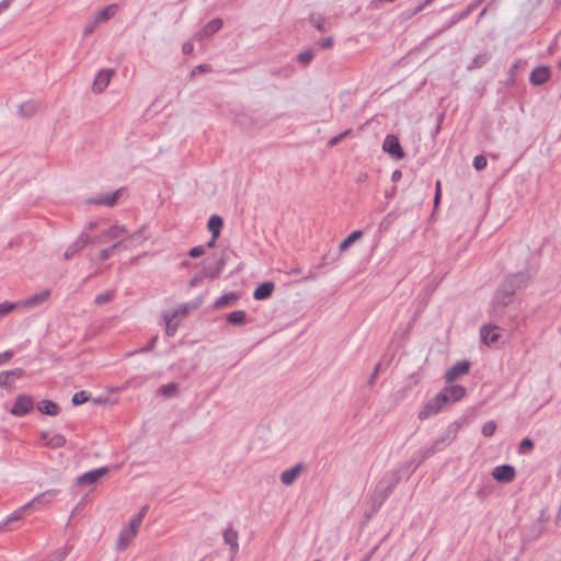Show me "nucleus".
Returning a JSON list of instances; mask_svg holds the SVG:
<instances>
[{
    "mask_svg": "<svg viewBox=\"0 0 561 561\" xmlns=\"http://www.w3.org/2000/svg\"><path fill=\"white\" fill-rule=\"evenodd\" d=\"M482 2L483 0H476L473 3L469 4L463 11L455 15L445 28H449L457 22L467 19Z\"/></svg>",
    "mask_w": 561,
    "mask_h": 561,
    "instance_id": "nucleus-27",
    "label": "nucleus"
},
{
    "mask_svg": "<svg viewBox=\"0 0 561 561\" xmlns=\"http://www.w3.org/2000/svg\"><path fill=\"white\" fill-rule=\"evenodd\" d=\"M531 275L528 270L510 275L497 288L492 302H491V314L493 317H501L503 310L513 301V296L517 289H520L527 285Z\"/></svg>",
    "mask_w": 561,
    "mask_h": 561,
    "instance_id": "nucleus-1",
    "label": "nucleus"
},
{
    "mask_svg": "<svg viewBox=\"0 0 561 561\" xmlns=\"http://www.w3.org/2000/svg\"><path fill=\"white\" fill-rule=\"evenodd\" d=\"M466 394V388L460 385L445 387L434 398L428 400L419 412V420L424 421L439 413L445 407L457 402Z\"/></svg>",
    "mask_w": 561,
    "mask_h": 561,
    "instance_id": "nucleus-2",
    "label": "nucleus"
},
{
    "mask_svg": "<svg viewBox=\"0 0 561 561\" xmlns=\"http://www.w3.org/2000/svg\"><path fill=\"white\" fill-rule=\"evenodd\" d=\"M363 237L362 230L353 231L347 238H345L339 245V250L341 252L346 251L354 242L359 240Z\"/></svg>",
    "mask_w": 561,
    "mask_h": 561,
    "instance_id": "nucleus-36",
    "label": "nucleus"
},
{
    "mask_svg": "<svg viewBox=\"0 0 561 561\" xmlns=\"http://www.w3.org/2000/svg\"><path fill=\"white\" fill-rule=\"evenodd\" d=\"M224 541L230 547V551L236 554L239 549L238 533L232 527H228L224 531Z\"/></svg>",
    "mask_w": 561,
    "mask_h": 561,
    "instance_id": "nucleus-25",
    "label": "nucleus"
},
{
    "mask_svg": "<svg viewBox=\"0 0 561 561\" xmlns=\"http://www.w3.org/2000/svg\"><path fill=\"white\" fill-rule=\"evenodd\" d=\"M461 427V424L459 422H453L451 424H449V426L447 427L446 432L444 433V437L449 442L451 443L457 434H458V431L460 430Z\"/></svg>",
    "mask_w": 561,
    "mask_h": 561,
    "instance_id": "nucleus-42",
    "label": "nucleus"
},
{
    "mask_svg": "<svg viewBox=\"0 0 561 561\" xmlns=\"http://www.w3.org/2000/svg\"><path fill=\"white\" fill-rule=\"evenodd\" d=\"M239 300V295L234 291H230L228 294L219 297L215 302L214 307L219 309L226 306L234 305Z\"/></svg>",
    "mask_w": 561,
    "mask_h": 561,
    "instance_id": "nucleus-31",
    "label": "nucleus"
},
{
    "mask_svg": "<svg viewBox=\"0 0 561 561\" xmlns=\"http://www.w3.org/2000/svg\"><path fill=\"white\" fill-rule=\"evenodd\" d=\"M33 407L34 401L31 396L19 394L10 410V413L14 416H24L32 411Z\"/></svg>",
    "mask_w": 561,
    "mask_h": 561,
    "instance_id": "nucleus-7",
    "label": "nucleus"
},
{
    "mask_svg": "<svg viewBox=\"0 0 561 561\" xmlns=\"http://www.w3.org/2000/svg\"><path fill=\"white\" fill-rule=\"evenodd\" d=\"M137 534L128 528H123L117 538L116 548L119 551H124L135 539Z\"/></svg>",
    "mask_w": 561,
    "mask_h": 561,
    "instance_id": "nucleus-21",
    "label": "nucleus"
},
{
    "mask_svg": "<svg viewBox=\"0 0 561 561\" xmlns=\"http://www.w3.org/2000/svg\"><path fill=\"white\" fill-rule=\"evenodd\" d=\"M550 78V69L549 67L547 66H539V67H536L530 76H529V81L531 84L534 85H542L543 83H546Z\"/></svg>",
    "mask_w": 561,
    "mask_h": 561,
    "instance_id": "nucleus-18",
    "label": "nucleus"
},
{
    "mask_svg": "<svg viewBox=\"0 0 561 561\" xmlns=\"http://www.w3.org/2000/svg\"><path fill=\"white\" fill-rule=\"evenodd\" d=\"M401 472H402V469H397L394 471L387 473L379 481V483L373 494V497H371L373 506H374L375 511H377L381 507V505L385 503V501L392 493L393 489L401 481Z\"/></svg>",
    "mask_w": 561,
    "mask_h": 561,
    "instance_id": "nucleus-5",
    "label": "nucleus"
},
{
    "mask_svg": "<svg viewBox=\"0 0 561 561\" xmlns=\"http://www.w3.org/2000/svg\"><path fill=\"white\" fill-rule=\"evenodd\" d=\"M534 440L531 438H524L518 446V453L522 455L529 454L534 449Z\"/></svg>",
    "mask_w": 561,
    "mask_h": 561,
    "instance_id": "nucleus-45",
    "label": "nucleus"
},
{
    "mask_svg": "<svg viewBox=\"0 0 561 561\" xmlns=\"http://www.w3.org/2000/svg\"><path fill=\"white\" fill-rule=\"evenodd\" d=\"M119 249H124V250L128 249V244H126L125 240L117 241L116 243L112 244L111 247L101 250L99 253V260L101 262L106 261L114 254L115 251H117Z\"/></svg>",
    "mask_w": 561,
    "mask_h": 561,
    "instance_id": "nucleus-26",
    "label": "nucleus"
},
{
    "mask_svg": "<svg viewBox=\"0 0 561 561\" xmlns=\"http://www.w3.org/2000/svg\"><path fill=\"white\" fill-rule=\"evenodd\" d=\"M226 264V260H225V256L222 255L221 257L218 259L215 267H205L204 268V276L206 277H209L211 279H215L219 276V274L221 273L224 266Z\"/></svg>",
    "mask_w": 561,
    "mask_h": 561,
    "instance_id": "nucleus-32",
    "label": "nucleus"
},
{
    "mask_svg": "<svg viewBox=\"0 0 561 561\" xmlns=\"http://www.w3.org/2000/svg\"><path fill=\"white\" fill-rule=\"evenodd\" d=\"M205 253V247L203 245H197V247H194L192 248L190 251H188V256L190 257H199L202 256L203 254Z\"/></svg>",
    "mask_w": 561,
    "mask_h": 561,
    "instance_id": "nucleus-57",
    "label": "nucleus"
},
{
    "mask_svg": "<svg viewBox=\"0 0 561 561\" xmlns=\"http://www.w3.org/2000/svg\"><path fill=\"white\" fill-rule=\"evenodd\" d=\"M449 442L442 435L439 438L435 439L433 444L425 448L422 451V460H425L433 455H435L437 451L442 450L446 445H448Z\"/></svg>",
    "mask_w": 561,
    "mask_h": 561,
    "instance_id": "nucleus-23",
    "label": "nucleus"
},
{
    "mask_svg": "<svg viewBox=\"0 0 561 561\" xmlns=\"http://www.w3.org/2000/svg\"><path fill=\"white\" fill-rule=\"evenodd\" d=\"M449 442L442 435L439 438L435 439L433 444L425 448L422 451V460H425L433 455H435L437 451L442 450L446 445H448Z\"/></svg>",
    "mask_w": 561,
    "mask_h": 561,
    "instance_id": "nucleus-24",
    "label": "nucleus"
},
{
    "mask_svg": "<svg viewBox=\"0 0 561 561\" xmlns=\"http://www.w3.org/2000/svg\"><path fill=\"white\" fill-rule=\"evenodd\" d=\"M182 51L184 55H188L193 51V44L191 43H184L182 46Z\"/></svg>",
    "mask_w": 561,
    "mask_h": 561,
    "instance_id": "nucleus-64",
    "label": "nucleus"
},
{
    "mask_svg": "<svg viewBox=\"0 0 561 561\" xmlns=\"http://www.w3.org/2000/svg\"><path fill=\"white\" fill-rule=\"evenodd\" d=\"M13 357L12 351H5L3 353H0V366L8 363Z\"/></svg>",
    "mask_w": 561,
    "mask_h": 561,
    "instance_id": "nucleus-60",
    "label": "nucleus"
},
{
    "mask_svg": "<svg viewBox=\"0 0 561 561\" xmlns=\"http://www.w3.org/2000/svg\"><path fill=\"white\" fill-rule=\"evenodd\" d=\"M178 389H179L178 383L170 382V383L161 386L159 388L158 392L167 398H170V397H173L178 392Z\"/></svg>",
    "mask_w": 561,
    "mask_h": 561,
    "instance_id": "nucleus-43",
    "label": "nucleus"
},
{
    "mask_svg": "<svg viewBox=\"0 0 561 561\" xmlns=\"http://www.w3.org/2000/svg\"><path fill=\"white\" fill-rule=\"evenodd\" d=\"M496 430V424L493 421H488L482 425L481 433L485 437H491Z\"/></svg>",
    "mask_w": 561,
    "mask_h": 561,
    "instance_id": "nucleus-51",
    "label": "nucleus"
},
{
    "mask_svg": "<svg viewBox=\"0 0 561 561\" xmlns=\"http://www.w3.org/2000/svg\"><path fill=\"white\" fill-rule=\"evenodd\" d=\"M222 20L218 18L209 21L201 31L195 33L194 39L203 41L204 38L211 36L222 27Z\"/></svg>",
    "mask_w": 561,
    "mask_h": 561,
    "instance_id": "nucleus-14",
    "label": "nucleus"
},
{
    "mask_svg": "<svg viewBox=\"0 0 561 561\" xmlns=\"http://www.w3.org/2000/svg\"><path fill=\"white\" fill-rule=\"evenodd\" d=\"M158 341V335H153L149 342L147 343L146 346H144L142 348H140L139 351H135L133 352L131 354H136V353H146V352H149L151 350H153L156 343Z\"/></svg>",
    "mask_w": 561,
    "mask_h": 561,
    "instance_id": "nucleus-56",
    "label": "nucleus"
},
{
    "mask_svg": "<svg viewBox=\"0 0 561 561\" xmlns=\"http://www.w3.org/2000/svg\"><path fill=\"white\" fill-rule=\"evenodd\" d=\"M179 314V311H174L171 317H169L168 314L164 316V319L167 321L165 323V334L168 336H173L176 331H178V328H179V321H174V318L178 317Z\"/></svg>",
    "mask_w": 561,
    "mask_h": 561,
    "instance_id": "nucleus-35",
    "label": "nucleus"
},
{
    "mask_svg": "<svg viewBox=\"0 0 561 561\" xmlns=\"http://www.w3.org/2000/svg\"><path fill=\"white\" fill-rule=\"evenodd\" d=\"M304 468L305 465L299 462L294 467L283 471L279 477L280 482L286 486L291 485L297 480Z\"/></svg>",
    "mask_w": 561,
    "mask_h": 561,
    "instance_id": "nucleus-16",
    "label": "nucleus"
},
{
    "mask_svg": "<svg viewBox=\"0 0 561 561\" xmlns=\"http://www.w3.org/2000/svg\"><path fill=\"white\" fill-rule=\"evenodd\" d=\"M497 330V325H483L480 329V335L483 343L489 346L495 345L500 340V334L496 332Z\"/></svg>",
    "mask_w": 561,
    "mask_h": 561,
    "instance_id": "nucleus-17",
    "label": "nucleus"
},
{
    "mask_svg": "<svg viewBox=\"0 0 561 561\" xmlns=\"http://www.w3.org/2000/svg\"><path fill=\"white\" fill-rule=\"evenodd\" d=\"M422 461H423L422 458L417 461L414 459L407 461L404 465H402L399 468V469H402L401 477L404 473L410 474V473L414 472Z\"/></svg>",
    "mask_w": 561,
    "mask_h": 561,
    "instance_id": "nucleus-44",
    "label": "nucleus"
},
{
    "mask_svg": "<svg viewBox=\"0 0 561 561\" xmlns=\"http://www.w3.org/2000/svg\"><path fill=\"white\" fill-rule=\"evenodd\" d=\"M110 471L108 467H100L78 477V484H93Z\"/></svg>",
    "mask_w": 561,
    "mask_h": 561,
    "instance_id": "nucleus-13",
    "label": "nucleus"
},
{
    "mask_svg": "<svg viewBox=\"0 0 561 561\" xmlns=\"http://www.w3.org/2000/svg\"><path fill=\"white\" fill-rule=\"evenodd\" d=\"M344 139V135H336L334 137H332L329 142H328V147H334L336 146L341 140Z\"/></svg>",
    "mask_w": 561,
    "mask_h": 561,
    "instance_id": "nucleus-63",
    "label": "nucleus"
},
{
    "mask_svg": "<svg viewBox=\"0 0 561 561\" xmlns=\"http://www.w3.org/2000/svg\"><path fill=\"white\" fill-rule=\"evenodd\" d=\"M486 158L482 154H478L473 158V167L476 170L481 171L486 167Z\"/></svg>",
    "mask_w": 561,
    "mask_h": 561,
    "instance_id": "nucleus-52",
    "label": "nucleus"
},
{
    "mask_svg": "<svg viewBox=\"0 0 561 561\" xmlns=\"http://www.w3.org/2000/svg\"><path fill=\"white\" fill-rule=\"evenodd\" d=\"M314 58V53L311 50V49H307L305 51H301L298 56H297V59L300 64L307 66L309 65L312 59Z\"/></svg>",
    "mask_w": 561,
    "mask_h": 561,
    "instance_id": "nucleus-48",
    "label": "nucleus"
},
{
    "mask_svg": "<svg viewBox=\"0 0 561 561\" xmlns=\"http://www.w3.org/2000/svg\"><path fill=\"white\" fill-rule=\"evenodd\" d=\"M380 368H381V364H380V363H378V364L375 366V368H374V370H373L371 375H370V376H369V378H368L367 383H368L369 386H371V385L375 382V379L377 378V376H378V374H379V371H380Z\"/></svg>",
    "mask_w": 561,
    "mask_h": 561,
    "instance_id": "nucleus-59",
    "label": "nucleus"
},
{
    "mask_svg": "<svg viewBox=\"0 0 561 561\" xmlns=\"http://www.w3.org/2000/svg\"><path fill=\"white\" fill-rule=\"evenodd\" d=\"M490 59H491V55L489 53L485 51V53L479 54L472 59L471 64L468 65L467 69L473 70V69L481 68L484 65H486Z\"/></svg>",
    "mask_w": 561,
    "mask_h": 561,
    "instance_id": "nucleus-37",
    "label": "nucleus"
},
{
    "mask_svg": "<svg viewBox=\"0 0 561 561\" xmlns=\"http://www.w3.org/2000/svg\"><path fill=\"white\" fill-rule=\"evenodd\" d=\"M470 370V362L468 360H460L457 362L453 367H450L446 374L445 379L447 382H451L459 377L467 375Z\"/></svg>",
    "mask_w": 561,
    "mask_h": 561,
    "instance_id": "nucleus-11",
    "label": "nucleus"
},
{
    "mask_svg": "<svg viewBox=\"0 0 561 561\" xmlns=\"http://www.w3.org/2000/svg\"><path fill=\"white\" fill-rule=\"evenodd\" d=\"M49 297H50V290L45 289V290L34 294L33 296H31L30 298H27L25 300L19 301V304H20V307L34 308V307H37V306L46 302L49 299Z\"/></svg>",
    "mask_w": 561,
    "mask_h": 561,
    "instance_id": "nucleus-15",
    "label": "nucleus"
},
{
    "mask_svg": "<svg viewBox=\"0 0 561 561\" xmlns=\"http://www.w3.org/2000/svg\"><path fill=\"white\" fill-rule=\"evenodd\" d=\"M140 525H141V523L138 522L135 517H133L126 528H128L137 534Z\"/></svg>",
    "mask_w": 561,
    "mask_h": 561,
    "instance_id": "nucleus-61",
    "label": "nucleus"
},
{
    "mask_svg": "<svg viewBox=\"0 0 561 561\" xmlns=\"http://www.w3.org/2000/svg\"><path fill=\"white\" fill-rule=\"evenodd\" d=\"M66 438L61 434H55L46 442V446L49 448H60L66 445Z\"/></svg>",
    "mask_w": 561,
    "mask_h": 561,
    "instance_id": "nucleus-41",
    "label": "nucleus"
},
{
    "mask_svg": "<svg viewBox=\"0 0 561 561\" xmlns=\"http://www.w3.org/2000/svg\"><path fill=\"white\" fill-rule=\"evenodd\" d=\"M33 506V502H28L19 510L14 511L5 520L4 525H10L13 522L20 520L23 517V513Z\"/></svg>",
    "mask_w": 561,
    "mask_h": 561,
    "instance_id": "nucleus-40",
    "label": "nucleus"
},
{
    "mask_svg": "<svg viewBox=\"0 0 561 561\" xmlns=\"http://www.w3.org/2000/svg\"><path fill=\"white\" fill-rule=\"evenodd\" d=\"M466 394V388L460 385L445 387L434 398L428 400L419 412V420L424 421L439 413L445 407L457 402Z\"/></svg>",
    "mask_w": 561,
    "mask_h": 561,
    "instance_id": "nucleus-4",
    "label": "nucleus"
},
{
    "mask_svg": "<svg viewBox=\"0 0 561 561\" xmlns=\"http://www.w3.org/2000/svg\"><path fill=\"white\" fill-rule=\"evenodd\" d=\"M37 410L43 414L55 416L59 414L60 407L54 401L43 400L37 407Z\"/></svg>",
    "mask_w": 561,
    "mask_h": 561,
    "instance_id": "nucleus-28",
    "label": "nucleus"
},
{
    "mask_svg": "<svg viewBox=\"0 0 561 561\" xmlns=\"http://www.w3.org/2000/svg\"><path fill=\"white\" fill-rule=\"evenodd\" d=\"M68 554V551H57L53 556H50L47 561H62Z\"/></svg>",
    "mask_w": 561,
    "mask_h": 561,
    "instance_id": "nucleus-58",
    "label": "nucleus"
},
{
    "mask_svg": "<svg viewBox=\"0 0 561 561\" xmlns=\"http://www.w3.org/2000/svg\"><path fill=\"white\" fill-rule=\"evenodd\" d=\"M118 5L115 3L108 4L104 8H102L98 13L95 14V19L100 22H106L111 18H113L117 12Z\"/></svg>",
    "mask_w": 561,
    "mask_h": 561,
    "instance_id": "nucleus-30",
    "label": "nucleus"
},
{
    "mask_svg": "<svg viewBox=\"0 0 561 561\" xmlns=\"http://www.w3.org/2000/svg\"><path fill=\"white\" fill-rule=\"evenodd\" d=\"M434 0H424L422 3H420L417 7L413 8L412 13H420L422 10H424L427 5H430Z\"/></svg>",
    "mask_w": 561,
    "mask_h": 561,
    "instance_id": "nucleus-62",
    "label": "nucleus"
},
{
    "mask_svg": "<svg viewBox=\"0 0 561 561\" xmlns=\"http://www.w3.org/2000/svg\"><path fill=\"white\" fill-rule=\"evenodd\" d=\"M466 394V388L460 385L445 387L434 398L428 400L419 412V420L424 421L439 413L445 407L457 402Z\"/></svg>",
    "mask_w": 561,
    "mask_h": 561,
    "instance_id": "nucleus-3",
    "label": "nucleus"
},
{
    "mask_svg": "<svg viewBox=\"0 0 561 561\" xmlns=\"http://www.w3.org/2000/svg\"><path fill=\"white\" fill-rule=\"evenodd\" d=\"M145 229H146V227L142 226L140 229H138L137 231L131 233L127 239H124L126 241V244L129 245V243H131L134 241L146 240L147 238L144 236Z\"/></svg>",
    "mask_w": 561,
    "mask_h": 561,
    "instance_id": "nucleus-50",
    "label": "nucleus"
},
{
    "mask_svg": "<svg viewBox=\"0 0 561 561\" xmlns=\"http://www.w3.org/2000/svg\"><path fill=\"white\" fill-rule=\"evenodd\" d=\"M274 288L275 285L273 282H264L255 288L253 298L255 300H265L272 296Z\"/></svg>",
    "mask_w": 561,
    "mask_h": 561,
    "instance_id": "nucleus-20",
    "label": "nucleus"
},
{
    "mask_svg": "<svg viewBox=\"0 0 561 561\" xmlns=\"http://www.w3.org/2000/svg\"><path fill=\"white\" fill-rule=\"evenodd\" d=\"M127 232L126 228L124 226H112L107 230L103 231L100 236L92 238V242L94 243H105L108 240H114Z\"/></svg>",
    "mask_w": 561,
    "mask_h": 561,
    "instance_id": "nucleus-9",
    "label": "nucleus"
},
{
    "mask_svg": "<svg viewBox=\"0 0 561 561\" xmlns=\"http://www.w3.org/2000/svg\"><path fill=\"white\" fill-rule=\"evenodd\" d=\"M333 44L334 39L332 36H328L316 42V45L322 49H329L333 46Z\"/></svg>",
    "mask_w": 561,
    "mask_h": 561,
    "instance_id": "nucleus-53",
    "label": "nucleus"
},
{
    "mask_svg": "<svg viewBox=\"0 0 561 561\" xmlns=\"http://www.w3.org/2000/svg\"><path fill=\"white\" fill-rule=\"evenodd\" d=\"M36 111H37V105L32 101L22 103L19 106V114L22 117H31L36 113Z\"/></svg>",
    "mask_w": 561,
    "mask_h": 561,
    "instance_id": "nucleus-39",
    "label": "nucleus"
},
{
    "mask_svg": "<svg viewBox=\"0 0 561 561\" xmlns=\"http://www.w3.org/2000/svg\"><path fill=\"white\" fill-rule=\"evenodd\" d=\"M247 313L243 310H236L226 316V320L232 325H242L245 323Z\"/></svg>",
    "mask_w": 561,
    "mask_h": 561,
    "instance_id": "nucleus-34",
    "label": "nucleus"
},
{
    "mask_svg": "<svg viewBox=\"0 0 561 561\" xmlns=\"http://www.w3.org/2000/svg\"><path fill=\"white\" fill-rule=\"evenodd\" d=\"M57 490H47L42 494L37 495L36 497H34L31 502H33V506L42 505L44 503L50 502L57 495Z\"/></svg>",
    "mask_w": 561,
    "mask_h": 561,
    "instance_id": "nucleus-38",
    "label": "nucleus"
},
{
    "mask_svg": "<svg viewBox=\"0 0 561 561\" xmlns=\"http://www.w3.org/2000/svg\"><path fill=\"white\" fill-rule=\"evenodd\" d=\"M310 23L312 26H314L318 31L324 33L330 28V25L325 18H323L320 14L312 13L309 18Z\"/></svg>",
    "mask_w": 561,
    "mask_h": 561,
    "instance_id": "nucleus-33",
    "label": "nucleus"
},
{
    "mask_svg": "<svg viewBox=\"0 0 561 561\" xmlns=\"http://www.w3.org/2000/svg\"><path fill=\"white\" fill-rule=\"evenodd\" d=\"M382 149L386 151L391 158L396 160H401L404 158L405 152L399 141V138L396 135H387L383 144Z\"/></svg>",
    "mask_w": 561,
    "mask_h": 561,
    "instance_id": "nucleus-6",
    "label": "nucleus"
},
{
    "mask_svg": "<svg viewBox=\"0 0 561 561\" xmlns=\"http://www.w3.org/2000/svg\"><path fill=\"white\" fill-rule=\"evenodd\" d=\"M113 297H114V293L111 290H107V291L99 294L95 297L94 302L96 305L101 306V305L110 302L113 299Z\"/></svg>",
    "mask_w": 561,
    "mask_h": 561,
    "instance_id": "nucleus-49",
    "label": "nucleus"
},
{
    "mask_svg": "<svg viewBox=\"0 0 561 561\" xmlns=\"http://www.w3.org/2000/svg\"><path fill=\"white\" fill-rule=\"evenodd\" d=\"M211 66L209 64H201L198 66H196L192 72H191V76L194 77L196 76L197 73H206V72H210L211 71Z\"/></svg>",
    "mask_w": 561,
    "mask_h": 561,
    "instance_id": "nucleus-55",
    "label": "nucleus"
},
{
    "mask_svg": "<svg viewBox=\"0 0 561 561\" xmlns=\"http://www.w3.org/2000/svg\"><path fill=\"white\" fill-rule=\"evenodd\" d=\"M516 474L515 468L511 465H501L494 468L493 478L503 483H508L514 480Z\"/></svg>",
    "mask_w": 561,
    "mask_h": 561,
    "instance_id": "nucleus-12",
    "label": "nucleus"
},
{
    "mask_svg": "<svg viewBox=\"0 0 561 561\" xmlns=\"http://www.w3.org/2000/svg\"><path fill=\"white\" fill-rule=\"evenodd\" d=\"M18 307H20L19 302H8V301H4V302L0 304V318H3L4 316L10 313L11 311L16 309Z\"/></svg>",
    "mask_w": 561,
    "mask_h": 561,
    "instance_id": "nucleus-46",
    "label": "nucleus"
},
{
    "mask_svg": "<svg viewBox=\"0 0 561 561\" xmlns=\"http://www.w3.org/2000/svg\"><path fill=\"white\" fill-rule=\"evenodd\" d=\"M89 399H90V396L88 394V392L84 390H81L79 392H76L72 396L71 402L73 405H80V404L87 402Z\"/></svg>",
    "mask_w": 561,
    "mask_h": 561,
    "instance_id": "nucleus-47",
    "label": "nucleus"
},
{
    "mask_svg": "<svg viewBox=\"0 0 561 561\" xmlns=\"http://www.w3.org/2000/svg\"><path fill=\"white\" fill-rule=\"evenodd\" d=\"M121 190L115 191L112 194H104L99 197H91L87 199L88 204L93 205H105V206H114L119 196Z\"/></svg>",
    "mask_w": 561,
    "mask_h": 561,
    "instance_id": "nucleus-19",
    "label": "nucleus"
},
{
    "mask_svg": "<svg viewBox=\"0 0 561 561\" xmlns=\"http://www.w3.org/2000/svg\"><path fill=\"white\" fill-rule=\"evenodd\" d=\"M222 226L224 220L219 215H213L208 219L207 229L209 230L211 236H214V238H219Z\"/></svg>",
    "mask_w": 561,
    "mask_h": 561,
    "instance_id": "nucleus-29",
    "label": "nucleus"
},
{
    "mask_svg": "<svg viewBox=\"0 0 561 561\" xmlns=\"http://www.w3.org/2000/svg\"><path fill=\"white\" fill-rule=\"evenodd\" d=\"M113 75H114V70L113 69H102V70H100L96 73L95 79H94L93 84H92L93 92H95V93L103 92L106 89V87L108 85Z\"/></svg>",
    "mask_w": 561,
    "mask_h": 561,
    "instance_id": "nucleus-10",
    "label": "nucleus"
},
{
    "mask_svg": "<svg viewBox=\"0 0 561 561\" xmlns=\"http://www.w3.org/2000/svg\"><path fill=\"white\" fill-rule=\"evenodd\" d=\"M90 242H92V237H90L85 231H82L81 234L66 249L64 253L65 260H70Z\"/></svg>",
    "mask_w": 561,
    "mask_h": 561,
    "instance_id": "nucleus-8",
    "label": "nucleus"
},
{
    "mask_svg": "<svg viewBox=\"0 0 561 561\" xmlns=\"http://www.w3.org/2000/svg\"><path fill=\"white\" fill-rule=\"evenodd\" d=\"M99 24H100V22L95 18H94V20L88 22L83 28V35L84 36L91 35L95 31V28Z\"/></svg>",
    "mask_w": 561,
    "mask_h": 561,
    "instance_id": "nucleus-54",
    "label": "nucleus"
},
{
    "mask_svg": "<svg viewBox=\"0 0 561 561\" xmlns=\"http://www.w3.org/2000/svg\"><path fill=\"white\" fill-rule=\"evenodd\" d=\"M23 375L24 370L22 368L2 371L0 374V387L10 388L12 386V378H21Z\"/></svg>",
    "mask_w": 561,
    "mask_h": 561,
    "instance_id": "nucleus-22",
    "label": "nucleus"
}]
</instances>
